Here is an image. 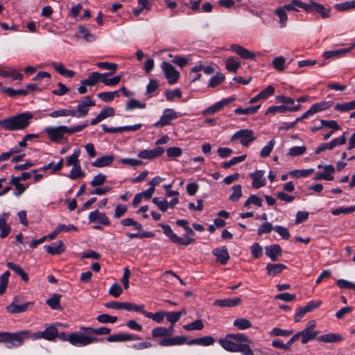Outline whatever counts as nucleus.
Segmentation results:
<instances>
[{
	"mask_svg": "<svg viewBox=\"0 0 355 355\" xmlns=\"http://www.w3.org/2000/svg\"><path fill=\"white\" fill-rule=\"evenodd\" d=\"M218 342L228 352H241L242 355H254L250 346L253 342L244 334H228Z\"/></svg>",
	"mask_w": 355,
	"mask_h": 355,
	"instance_id": "f257e3e1",
	"label": "nucleus"
},
{
	"mask_svg": "<svg viewBox=\"0 0 355 355\" xmlns=\"http://www.w3.org/2000/svg\"><path fill=\"white\" fill-rule=\"evenodd\" d=\"M33 117L30 112L20 113L1 120V128L10 131L24 130L29 125Z\"/></svg>",
	"mask_w": 355,
	"mask_h": 355,
	"instance_id": "f03ea898",
	"label": "nucleus"
},
{
	"mask_svg": "<svg viewBox=\"0 0 355 355\" xmlns=\"http://www.w3.org/2000/svg\"><path fill=\"white\" fill-rule=\"evenodd\" d=\"M88 126V123L78 125L74 127L68 128L65 125L57 127H47L44 131L47 134L49 139L54 143H60L65 135H72L80 132Z\"/></svg>",
	"mask_w": 355,
	"mask_h": 355,
	"instance_id": "7ed1b4c3",
	"label": "nucleus"
},
{
	"mask_svg": "<svg viewBox=\"0 0 355 355\" xmlns=\"http://www.w3.org/2000/svg\"><path fill=\"white\" fill-rule=\"evenodd\" d=\"M31 331L24 330L16 333H10L8 331L0 332V343H7L8 348L19 347L24 343V337L29 336Z\"/></svg>",
	"mask_w": 355,
	"mask_h": 355,
	"instance_id": "20e7f679",
	"label": "nucleus"
},
{
	"mask_svg": "<svg viewBox=\"0 0 355 355\" xmlns=\"http://www.w3.org/2000/svg\"><path fill=\"white\" fill-rule=\"evenodd\" d=\"M103 338L92 336L90 334H85L82 332H75L68 336L67 341L76 347H84L92 343L102 342Z\"/></svg>",
	"mask_w": 355,
	"mask_h": 355,
	"instance_id": "39448f33",
	"label": "nucleus"
},
{
	"mask_svg": "<svg viewBox=\"0 0 355 355\" xmlns=\"http://www.w3.org/2000/svg\"><path fill=\"white\" fill-rule=\"evenodd\" d=\"M257 137L254 132L251 129H243L236 132L231 137L230 141H239V143L244 147H248L249 145L255 141Z\"/></svg>",
	"mask_w": 355,
	"mask_h": 355,
	"instance_id": "423d86ee",
	"label": "nucleus"
},
{
	"mask_svg": "<svg viewBox=\"0 0 355 355\" xmlns=\"http://www.w3.org/2000/svg\"><path fill=\"white\" fill-rule=\"evenodd\" d=\"M58 336V330L56 327V324L46 325L45 329L42 331H37L35 333H31L29 336H26V337H30L33 340L37 339H44L49 341L55 340Z\"/></svg>",
	"mask_w": 355,
	"mask_h": 355,
	"instance_id": "0eeeda50",
	"label": "nucleus"
},
{
	"mask_svg": "<svg viewBox=\"0 0 355 355\" xmlns=\"http://www.w3.org/2000/svg\"><path fill=\"white\" fill-rule=\"evenodd\" d=\"M159 225L163 229L164 234L175 243L187 246L196 241V240L192 238L183 239L177 236L173 233L171 226L168 225L159 224Z\"/></svg>",
	"mask_w": 355,
	"mask_h": 355,
	"instance_id": "6e6552de",
	"label": "nucleus"
},
{
	"mask_svg": "<svg viewBox=\"0 0 355 355\" xmlns=\"http://www.w3.org/2000/svg\"><path fill=\"white\" fill-rule=\"evenodd\" d=\"M34 305L33 302H28L20 304V300L16 297L13 299L12 302L6 306V311L12 314L21 313L28 310H31Z\"/></svg>",
	"mask_w": 355,
	"mask_h": 355,
	"instance_id": "1a4fd4ad",
	"label": "nucleus"
},
{
	"mask_svg": "<svg viewBox=\"0 0 355 355\" xmlns=\"http://www.w3.org/2000/svg\"><path fill=\"white\" fill-rule=\"evenodd\" d=\"M94 105L95 102L92 100L90 96H85L79 101L77 109L74 110L73 116L77 118L85 117L89 112V108Z\"/></svg>",
	"mask_w": 355,
	"mask_h": 355,
	"instance_id": "9d476101",
	"label": "nucleus"
},
{
	"mask_svg": "<svg viewBox=\"0 0 355 355\" xmlns=\"http://www.w3.org/2000/svg\"><path fill=\"white\" fill-rule=\"evenodd\" d=\"M161 67L169 84L173 85L178 80L180 73L171 64L168 62H163Z\"/></svg>",
	"mask_w": 355,
	"mask_h": 355,
	"instance_id": "9b49d317",
	"label": "nucleus"
},
{
	"mask_svg": "<svg viewBox=\"0 0 355 355\" xmlns=\"http://www.w3.org/2000/svg\"><path fill=\"white\" fill-rule=\"evenodd\" d=\"M230 49L237 54L241 58L244 60H254L257 58V54L249 51L248 49L237 44H232L230 46Z\"/></svg>",
	"mask_w": 355,
	"mask_h": 355,
	"instance_id": "f8f14e48",
	"label": "nucleus"
},
{
	"mask_svg": "<svg viewBox=\"0 0 355 355\" xmlns=\"http://www.w3.org/2000/svg\"><path fill=\"white\" fill-rule=\"evenodd\" d=\"M105 306L109 309H125L127 311H135L139 312V311H141L142 306L141 305H136L135 304H132L130 302H118L116 301H112L107 302L105 304Z\"/></svg>",
	"mask_w": 355,
	"mask_h": 355,
	"instance_id": "ddd939ff",
	"label": "nucleus"
},
{
	"mask_svg": "<svg viewBox=\"0 0 355 355\" xmlns=\"http://www.w3.org/2000/svg\"><path fill=\"white\" fill-rule=\"evenodd\" d=\"M346 143V137H345V135L338 137L335 138L332 141H331L329 143H324L320 144L316 149L315 153L319 154L321 152L325 150H332L334 148H335L336 146H341Z\"/></svg>",
	"mask_w": 355,
	"mask_h": 355,
	"instance_id": "4468645a",
	"label": "nucleus"
},
{
	"mask_svg": "<svg viewBox=\"0 0 355 355\" xmlns=\"http://www.w3.org/2000/svg\"><path fill=\"white\" fill-rule=\"evenodd\" d=\"M178 117L177 113L173 109H166L160 119L154 125L155 127H163L169 125L171 121Z\"/></svg>",
	"mask_w": 355,
	"mask_h": 355,
	"instance_id": "2eb2a0df",
	"label": "nucleus"
},
{
	"mask_svg": "<svg viewBox=\"0 0 355 355\" xmlns=\"http://www.w3.org/2000/svg\"><path fill=\"white\" fill-rule=\"evenodd\" d=\"M164 152L162 147H156L151 150H143L138 154V157L141 159H153L161 156Z\"/></svg>",
	"mask_w": 355,
	"mask_h": 355,
	"instance_id": "dca6fc26",
	"label": "nucleus"
},
{
	"mask_svg": "<svg viewBox=\"0 0 355 355\" xmlns=\"http://www.w3.org/2000/svg\"><path fill=\"white\" fill-rule=\"evenodd\" d=\"M140 338L137 336L130 334H113L108 337H107L106 340L107 342L114 343V342H125L130 340H139Z\"/></svg>",
	"mask_w": 355,
	"mask_h": 355,
	"instance_id": "f3484780",
	"label": "nucleus"
},
{
	"mask_svg": "<svg viewBox=\"0 0 355 355\" xmlns=\"http://www.w3.org/2000/svg\"><path fill=\"white\" fill-rule=\"evenodd\" d=\"M89 220L90 223L98 222L104 225H110V222L105 213L100 212L98 210H95L90 212L89 214Z\"/></svg>",
	"mask_w": 355,
	"mask_h": 355,
	"instance_id": "a211bd4d",
	"label": "nucleus"
},
{
	"mask_svg": "<svg viewBox=\"0 0 355 355\" xmlns=\"http://www.w3.org/2000/svg\"><path fill=\"white\" fill-rule=\"evenodd\" d=\"M264 171L259 170L250 174L252 180V186L254 189H259L266 185V178L263 177Z\"/></svg>",
	"mask_w": 355,
	"mask_h": 355,
	"instance_id": "6ab92c4d",
	"label": "nucleus"
},
{
	"mask_svg": "<svg viewBox=\"0 0 355 355\" xmlns=\"http://www.w3.org/2000/svg\"><path fill=\"white\" fill-rule=\"evenodd\" d=\"M187 338L185 336H175L171 338L169 336L168 338H165L162 339L159 344L161 346H173V345H181L186 343Z\"/></svg>",
	"mask_w": 355,
	"mask_h": 355,
	"instance_id": "aec40b11",
	"label": "nucleus"
},
{
	"mask_svg": "<svg viewBox=\"0 0 355 355\" xmlns=\"http://www.w3.org/2000/svg\"><path fill=\"white\" fill-rule=\"evenodd\" d=\"M301 109V105L300 104L294 106V107H288L286 105H277V106H271L269 107L266 112V114H274L275 112L285 113L286 112H295L300 110Z\"/></svg>",
	"mask_w": 355,
	"mask_h": 355,
	"instance_id": "412c9836",
	"label": "nucleus"
},
{
	"mask_svg": "<svg viewBox=\"0 0 355 355\" xmlns=\"http://www.w3.org/2000/svg\"><path fill=\"white\" fill-rule=\"evenodd\" d=\"M114 115V110L113 107H105L101 110V112L96 116V117L91 121L90 124L92 125H96L101 122L102 120L107 117L113 116Z\"/></svg>",
	"mask_w": 355,
	"mask_h": 355,
	"instance_id": "4be33fe9",
	"label": "nucleus"
},
{
	"mask_svg": "<svg viewBox=\"0 0 355 355\" xmlns=\"http://www.w3.org/2000/svg\"><path fill=\"white\" fill-rule=\"evenodd\" d=\"M212 254L216 257L217 261L223 265H225L230 259V255L225 247L214 248L212 250Z\"/></svg>",
	"mask_w": 355,
	"mask_h": 355,
	"instance_id": "5701e85b",
	"label": "nucleus"
},
{
	"mask_svg": "<svg viewBox=\"0 0 355 355\" xmlns=\"http://www.w3.org/2000/svg\"><path fill=\"white\" fill-rule=\"evenodd\" d=\"M265 250L266 254L270 257L272 261H276L278 257L282 255V248L278 244L266 246Z\"/></svg>",
	"mask_w": 355,
	"mask_h": 355,
	"instance_id": "b1692460",
	"label": "nucleus"
},
{
	"mask_svg": "<svg viewBox=\"0 0 355 355\" xmlns=\"http://www.w3.org/2000/svg\"><path fill=\"white\" fill-rule=\"evenodd\" d=\"M110 73H101L98 72H93L89 74L87 79L82 80L85 85L87 86H94L96 85L102 78L107 77Z\"/></svg>",
	"mask_w": 355,
	"mask_h": 355,
	"instance_id": "393cba45",
	"label": "nucleus"
},
{
	"mask_svg": "<svg viewBox=\"0 0 355 355\" xmlns=\"http://www.w3.org/2000/svg\"><path fill=\"white\" fill-rule=\"evenodd\" d=\"M0 76L3 78H11L12 80H21L24 77L21 73L17 72L15 69L12 68H0Z\"/></svg>",
	"mask_w": 355,
	"mask_h": 355,
	"instance_id": "a878e982",
	"label": "nucleus"
},
{
	"mask_svg": "<svg viewBox=\"0 0 355 355\" xmlns=\"http://www.w3.org/2000/svg\"><path fill=\"white\" fill-rule=\"evenodd\" d=\"M241 299L240 297L227 298L223 300H216L214 302V306L220 307H233L241 304Z\"/></svg>",
	"mask_w": 355,
	"mask_h": 355,
	"instance_id": "bb28decb",
	"label": "nucleus"
},
{
	"mask_svg": "<svg viewBox=\"0 0 355 355\" xmlns=\"http://www.w3.org/2000/svg\"><path fill=\"white\" fill-rule=\"evenodd\" d=\"M142 306L141 311H139L143 315H144L146 318H150L155 321L157 323H162L166 317V312L164 311H158L156 313H151L148 312L147 311H145L144 309V306L141 304Z\"/></svg>",
	"mask_w": 355,
	"mask_h": 355,
	"instance_id": "cd10ccee",
	"label": "nucleus"
},
{
	"mask_svg": "<svg viewBox=\"0 0 355 355\" xmlns=\"http://www.w3.org/2000/svg\"><path fill=\"white\" fill-rule=\"evenodd\" d=\"M46 252L51 254H60L64 251V244L62 241L53 243L51 245H45Z\"/></svg>",
	"mask_w": 355,
	"mask_h": 355,
	"instance_id": "c85d7f7f",
	"label": "nucleus"
},
{
	"mask_svg": "<svg viewBox=\"0 0 355 355\" xmlns=\"http://www.w3.org/2000/svg\"><path fill=\"white\" fill-rule=\"evenodd\" d=\"M114 157L112 155H105L96 159L92 166L98 168L110 166L114 161Z\"/></svg>",
	"mask_w": 355,
	"mask_h": 355,
	"instance_id": "c756f323",
	"label": "nucleus"
},
{
	"mask_svg": "<svg viewBox=\"0 0 355 355\" xmlns=\"http://www.w3.org/2000/svg\"><path fill=\"white\" fill-rule=\"evenodd\" d=\"M335 168L332 165H328L324 167L323 172L319 173L318 175L314 178L315 180H333L334 177L331 175L334 173Z\"/></svg>",
	"mask_w": 355,
	"mask_h": 355,
	"instance_id": "7c9ffc66",
	"label": "nucleus"
},
{
	"mask_svg": "<svg viewBox=\"0 0 355 355\" xmlns=\"http://www.w3.org/2000/svg\"><path fill=\"white\" fill-rule=\"evenodd\" d=\"M6 265L10 269L12 270L16 274H17L23 281L25 282H28L29 278L28 274L20 266L11 261L8 262Z\"/></svg>",
	"mask_w": 355,
	"mask_h": 355,
	"instance_id": "2f4dec72",
	"label": "nucleus"
},
{
	"mask_svg": "<svg viewBox=\"0 0 355 355\" xmlns=\"http://www.w3.org/2000/svg\"><path fill=\"white\" fill-rule=\"evenodd\" d=\"M286 268V266L283 263H268L266 267L268 275L270 276H275L281 273Z\"/></svg>",
	"mask_w": 355,
	"mask_h": 355,
	"instance_id": "473e14b6",
	"label": "nucleus"
},
{
	"mask_svg": "<svg viewBox=\"0 0 355 355\" xmlns=\"http://www.w3.org/2000/svg\"><path fill=\"white\" fill-rule=\"evenodd\" d=\"M215 342V339L210 336H207L198 338L193 339L190 341H189L187 343L188 345H200L202 346H209L212 344H214Z\"/></svg>",
	"mask_w": 355,
	"mask_h": 355,
	"instance_id": "72a5a7b5",
	"label": "nucleus"
},
{
	"mask_svg": "<svg viewBox=\"0 0 355 355\" xmlns=\"http://www.w3.org/2000/svg\"><path fill=\"white\" fill-rule=\"evenodd\" d=\"M241 67V63L235 57H230L225 62V69L232 73H236Z\"/></svg>",
	"mask_w": 355,
	"mask_h": 355,
	"instance_id": "f704fd0d",
	"label": "nucleus"
},
{
	"mask_svg": "<svg viewBox=\"0 0 355 355\" xmlns=\"http://www.w3.org/2000/svg\"><path fill=\"white\" fill-rule=\"evenodd\" d=\"M81 330L85 331L89 334H97V335H108L111 332V329L106 327H101L99 328L92 327H81Z\"/></svg>",
	"mask_w": 355,
	"mask_h": 355,
	"instance_id": "c9c22d12",
	"label": "nucleus"
},
{
	"mask_svg": "<svg viewBox=\"0 0 355 355\" xmlns=\"http://www.w3.org/2000/svg\"><path fill=\"white\" fill-rule=\"evenodd\" d=\"M319 331H309L308 330L303 329L300 331L301 343L302 344H306L311 340H314L317 338L319 334Z\"/></svg>",
	"mask_w": 355,
	"mask_h": 355,
	"instance_id": "e433bc0d",
	"label": "nucleus"
},
{
	"mask_svg": "<svg viewBox=\"0 0 355 355\" xmlns=\"http://www.w3.org/2000/svg\"><path fill=\"white\" fill-rule=\"evenodd\" d=\"M317 339L319 341L331 343L341 341L343 337L339 334H327L318 337Z\"/></svg>",
	"mask_w": 355,
	"mask_h": 355,
	"instance_id": "4c0bfd02",
	"label": "nucleus"
},
{
	"mask_svg": "<svg viewBox=\"0 0 355 355\" xmlns=\"http://www.w3.org/2000/svg\"><path fill=\"white\" fill-rule=\"evenodd\" d=\"M60 294H54L51 298L46 300V304L54 310H60L62 306L60 305Z\"/></svg>",
	"mask_w": 355,
	"mask_h": 355,
	"instance_id": "58836bf2",
	"label": "nucleus"
},
{
	"mask_svg": "<svg viewBox=\"0 0 355 355\" xmlns=\"http://www.w3.org/2000/svg\"><path fill=\"white\" fill-rule=\"evenodd\" d=\"M80 154V149H76L73 154L71 155H69L66 157V164L67 166H73L79 165L80 164V160L78 159V157Z\"/></svg>",
	"mask_w": 355,
	"mask_h": 355,
	"instance_id": "ea45409f",
	"label": "nucleus"
},
{
	"mask_svg": "<svg viewBox=\"0 0 355 355\" xmlns=\"http://www.w3.org/2000/svg\"><path fill=\"white\" fill-rule=\"evenodd\" d=\"M234 326L239 330H244L249 329L252 327V323L250 320L245 318H240L236 319L233 323Z\"/></svg>",
	"mask_w": 355,
	"mask_h": 355,
	"instance_id": "a19ab883",
	"label": "nucleus"
},
{
	"mask_svg": "<svg viewBox=\"0 0 355 355\" xmlns=\"http://www.w3.org/2000/svg\"><path fill=\"white\" fill-rule=\"evenodd\" d=\"M334 109L339 112H348L355 109V101L344 103H337Z\"/></svg>",
	"mask_w": 355,
	"mask_h": 355,
	"instance_id": "79ce46f5",
	"label": "nucleus"
},
{
	"mask_svg": "<svg viewBox=\"0 0 355 355\" xmlns=\"http://www.w3.org/2000/svg\"><path fill=\"white\" fill-rule=\"evenodd\" d=\"M260 107H261V105L251 106V107H246V108L238 107V108L235 109L234 112L236 114H246V115L253 114L258 111V110L260 108Z\"/></svg>",
	"mask_w": 355,
	"mask_h": 355,
	"instance_id": "37998d69",
	"label": "nucleus"
},
{
	"mask_svg": "<svg viewBox=\"0 0 355 355\" xmlns=\"http://www.w3.org/2000/svg\"><path fill=\"white\" fill-rule=\"evenodd\" d=\"M85 176V173L81 170L80 164L73 166L68 175V177L71 180H76Z\"/></svg>",
	"mask_w": 355,
	"mask_h": 355,
	"instance_id": "c03bdc74",
	"label": "nucleus"
},
{
	"mask_svg": "<svg viewBox=\"0 0 355 355\" xmlns=\"http://www.w3.org/2000/svg\"><path fill=\"white\" fill-rule=\"evenodd\" d=\"M332 105L331 101H322L318 103L313 104L311 108L313 112V114L322 110H325L329 108Z\"/></svg>",
	"mask_w": 355,
	"mask_h": 355,
	"instance_id": "a18cd8bd",
	"label": "nucleus"
},
{
	"mask_svg": "<svg viewBox=\"0 0 355 355\" xmlns=\"http://www.w3.org/2000/svg\"><path fill=\"white\" fill-rule=\"evenodd\" d=\"M10 275V272L7 270L0 276V295H3L6 292Z\"/></svg>",
	"mask_w": 355,
	"mask_h": 355,
	"instance_id": "49530a36",
	"label": "nucleus"
},
{
	"mask_svg": "<svg viewBox=\"0 0 355 355\" xmlns=\"http://www.w3.org/2000/svg\"><path fill=\"white\" fill-rule=\"evenodd\" d=\"M151 334H152V336L153 338H165L169 337L167 328L164 327H159L154 328L152 330Z\"/></svg>",
	"mask_w": 355,
	"mask_h": 355,
	"instance_id": "de8ad7c7",
	"label": "nucleus"
},
{
	"mask_svg": "<svg viewBox=\"0 0 355 355\" xmlns=\"http://www.w3.org/2000/svg\"><path fill=\"white\" fill-rule=\"evenodd\" d=\"M275 12L279 18L280 26L282 28L285 27L286 26V22L288 20V17L286 10L282 6H280L275 10Z\"/></svg>",
	"mask_w": 355,
	"mask_h": 355,
	"instance_id": "09e8293b",
	"label": "nucleus"
},
{
	"mask_svg": "<svg viewBox=\"0 0 355 355\" xmlns=\"http://www.w3.org/2000/svg\"><path fill=\"white\" fill-rule=\"evenodd\" d=\"M232 193L229 197L232 202H237L242 196L241 186L240 184L234 185L232 187Z\"/></svg>",
	"mask_w": 355,
	"mask_h": 355,
	"instance_id": "8fccbe9b",
	"label": "nucleus"
},
{
	"mask_svg": "<svg viewBox=\"0 0 355 355\" xmlns=\"http://www.w3.org/2000/svg\"><path fill=\"white\" fill-rule=\"evenodd\" d=\"M313 10L319 13L324 19L329 17L330 9H326L325 7L318 3H313Z\"/></svg>",
	"mask_w": 355,
	"mask_h": 355,
	"instance_id": "3c124183",
	"label": "nucleus"
},
{
	"mask_svg": "<svg viewBox=\"0 0 355 355\" xmlns=\"http://www.w3.org/2000/svg\"><path fill=\"white\" fill-rule=\"evenodd\" d=\"M286 59L283 56H278L273 59L272 64L277 71L282 72L285 68Z\"/></svg>",
	"mask_w": 355,
	"mask_h": 355,
	"instance_id": "603ef678",
	"label": "nucleus"
},
{
	"mask_svg": "<svg viewBox=\"0 0 355 355\" xmlns=\"http://www.w3.org/2000/svg\"><path fill=\"white\" fill-rule=\"evenodd\" d=\"M254 205L257 207H262L263 200L256 195H251L244 202V207H249L250 205Z\"/></svg>",
	"mask_w": 355,
	"mask_h": 355,
	"instance_id": "864d4df0",
	"label": "nucleus"
},
{
	"mask_svg": "<svg viewBox=\"0 0 355 355\" xmlns=\"http://www.w3.org/2000/svg\"><path fill=\"white\" fill-rule=\"evenodd\" d=\"M246 157H247L246 155H242L239 157H234L228 162H223L222 167L223 168H230L231 166H232L238 163L243 162L246 159Z\"/></svg>",
	"mask_w": 355,
	"mask_h": 355,
	"instance_id": "5fc2aeb1",
	"label": "nucleus"
},
{
	"mask_svg": "<svg viewBox=\"0 0 355 355\" xmlns=\"http://www.w3.org/2000/svg\"><path fill=\"white\" fill-rule=\"evenodd\" d=\"M204 328V324L201 320H196L191 323L183 326L187 331L201 330Z\"/></svg>",
	"mask_w": 355,
	"mask_h": 355,
	"instance_id": "6e6d98bb",
	"label": "nucleus"
},
{
	"mask_svg": "<svg viewBox=\"0 0 355 355\" xmlns=\"http://www.w3.org/2000/svg\"><path fill=\"white\" fill-rule=\"evenodd\" d=\"M96 66L101 69L110 70V76L114 73L117 69V64L112 62H100L96 64Z\"/></svg>",
	"mask_w": 355,
	"mask_h": 355,
	"instance_id": "4d7b16f0",
	"label": "nucleus"
},
{
	"mask_svg": "<svg viewBox=\"0 0 355 355\" xmlns=\"http://www.w3.org/2000/svg\"><path fill=\"white\" fill-rule=\"evenodd\" d=\"M334 7L338 11H345L351 9H355V1H349L341 3H336L335 4Z\"/></svg>",
	"mask_w": 355,
	"mask_h": 355,
	"instance_id": "13d9d810",
	"label": "nucleus"
},
{
	"mask_svg": "<svg viewBox=\"0 0 355 355\" xmlns=\"http://www.w3.org/2000/svg\"><path fill=\"white\" fill-rule=\"evenodd\" d=\"M78 31L80 34L83 35V38L88 42H91L95 40L96 37L92 34L90 31L83 26H79Z\"/></svg>",
	"mask_w": 355,
	"mask_h": 355,
	"instance_id": "bf43d9fd",
	"label": "nucleus"
},
{
	"mask_svg": "<svg viewBox=\"0 0 355 355\" xmlns=\"http://www.w3.org/2000/svg\"><path fill=\"white\" fill-rule=\"evenodd\" d=\"M74 110H69V109H63L59 110H55L50 114V116L53 118L59 117V116H73Z\"/></svg>",
	"mask_w": 355,
	"mask_h": 355,
	"instance_id": "052dcab7",
	"label": "nucleus"
},
{
	"mask_svg": "<svg viewBox=\"0 0 355 355\" xmlns=\"http://www.w3.org/2000/svg\"><path fill=\"white\" fill-rule=\"evenodd\" d=\"M121 224L123 226H133L138 231H141L142 230L141 224L131 218H127L121 220Z\"/></svg>",
	"mask_w": 355,
	"mask_h": 355,
	"instance_id": "680f3d73",
	"label": "nucleus"
},
{
	"mask_svg": "<svg viewBox=\"0 0 355 355\" xmlns=\"http://www.w3.org/2000/svg\"><path fill=\"white\" fill-rule=\"evenodd\" d=\"M314 170L313 168L310 169H303V170H295L291 171L289 175L293 178H302L309 175L313 173Z\"/></svg>",
	"mask_w": 355,
	"mask_h": 355,
	"instance_id": "e2e57ef3",
	"label": "nucleus"
},
{
	"mask_svg": "<svg viewBox=\"0 0 355 355\" xmlns=\"http://www.w3.org/2000/svg\"><path fill=\"white\" fill-rule=\"evenodd\" d=\"M96 320L101 323H114L117 321L116 316H111L108 314L104 313L97 316Z\"/></svg>",
	"mask_w": 355,
	"mask_h": 355,
	"instance_id": "0e129e2a",
	"label": "nucleus"
},
{
	"mask_svg": "<svg viewBox=\"0 0 355 355\" xmlns=\"http://www.w3.org/2000/svg\"><path fill=\"white\" fill-rule=\"evenodd\" d=\"M306 151V147L302 146H294L289 149L288 155L291 157L299 156L304 154Z\"/></svg>",
	"mask_w": 355,
	"mask_h": 355,
	"instance_id": "69168bd1",
	"label": "nucleus"
},
{
	"mask_svg": "<svg viewBox=\"0 0 355 355\" xmlns=\"http://www.w3.org/2000/svg\"><path fill=\"white\" fill-rule=\"evenodd\" d=\"M225 80V76L222 73H218L214 76L209 82V86L211 87H215L220 84Z\"/></svg>",
	"mask_w": 355,
	"mask_h": 355,
	"instance_id": "338daca9",
	"label": "nucleus"
},
{
	"mask_svg": "<svg viewBox=\"0 0 355 355\" xmlns=\"http://www.w3.org/2000/svg\"><path fill=\"white\" fill-rule=\"evenodd\" d=\"M275 144V141L274 139L270 140L268 144L264 146L260 153V156L261 157H267L270 155L272 152L273 147Z\"/></svg>",
	"mask_w": 355,
	"mask_h": 355,
	"instance_id": "774afa93",
	"label": "nucleus"
}]
</instances>
